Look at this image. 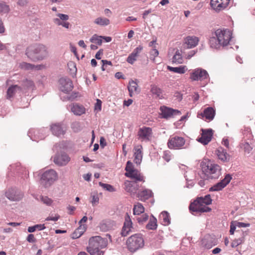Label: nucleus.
Returning <instances> with one entry per match:
<instances>
[{
  "mask_svg": "<svg viewBox=\"0 0 255 255\" xmlns=\"http://www.w3.org/2000/svg\"><path fill=\"white\" fill-rule=\"evenodd\" d=\"M71 128L75 131H78L80 130V123L79 122H74L71 125Z\"/></svg>",
  "mask_w": 255,
  "mask_h": 255,
  "instance_id": "4d7b16f0",
  "label": "nucleus"
},
{
  "mask_svg": "<svg viewBox=\"0 0 255 255\" xmlns=\"http://www.w3.org/2000/svg\"><path fill=\"white\" fill-rule=\"evenodd\" d=\"M26 240L29 243H35L36 242V239L33 234H29L27 237Z\"/></svg>",
  "mask_w": 255,
  "mask_h": 255,
  "instance_id": "680f3d73",
  "label": "nucleus"
},
{
  "mask_svg": "<svg viewBox=\"0 0 255 255\" xmlns=\"http://www.w3.org/2000/svg\"><path fill=\"white\" fill-rule=\"evenodd\" d=\"M90 41L92 43H95L99 45H101L102 43V36L94 34L91 37Z\"/></svg>",
  "mask_w": 255,
  "mask_h": 255,
  "instance_id": "ea45409f",
  "label": "nucleus"
},
{
  "mask_svg": "<svg viewBox=\"0 0 255 255\" xmlns=\"http://www.w3.org/2000/svg\"><path fill=\"white\" fill-rule=\"evenodd\" d=\"M69 160V157L65 153L56 154L54 158V162L59 166L66 165Z\"/></svg>",
  "mask_w": 255,
  "mask_h": 255,
  "instance_id": "a211bd4d",
  "label": "nucleus"
},
{
  "mask_svg": "<svg viewBox=\"0 0 255 255\" xmlns=\"http://www.w3.org/2000/svg\"><path fill=\"white\" fill-rule=\"evenodd\" d=\"M216 154L218 158L222 161L224 162L229 161L230 156L222 147H220L216 150Z\"/></svg>",
  "mask_w": 255,
  "mask_h": 255,
  "instance_id": "4be33fe9",
  "label": "nucleus"
},
{
  "mask_svg": "<svg viewBox=\"0 0 255 255\" xmlns=\"http://www.w3.org/2000/svg\"><path fill=\"white\" fill-rule=\"evenodd\" d=\"M137 57V56L135 55V54L131 53L127 58V61L128 63L132 64L134 61H136Z\"/></svg>",
  "mask_w": 255,
  "mask_h": 255,
  "instance_id": "603ef678",
  "label": "nucleus"
},
{
  "mask_svg": "<svg viewBox=\"0 0 255 255\" xmlns=\"http://www.w3.org/2000/svg\"><path fill=\"white\" fill-rule=\"evenodd\" d=\"M171 155L170 154V152L168 151H165L164 152L163 158L166 160L167 162H168L170 160Z\"/></svg>",
  "mask_w": 255,
  "mask_h": 255,
  "instance_id": "052dcab7",
  "label": "nucleus"
},
{
  "mask_svg": "<svg viewBox=\"0 0 255 255\" xmlns=\"http://www.w3.org/2000/svg\"><path fill=\"white\" fill-rule=\"evenodd\" d=\"M45 227L44 224H37L33 226L29 227L27 231L29 233H33L36 230L41 231L44 230Z\"/></svg>",
  "mask_w": 255,
  "mask_h": 255,
  "instance_id": "e433bc0d",
  "label": "nucleus"
},
{
  "mask_svg": "<svg viewBox=\"0 0 255 255\" xmlns=\"http://www.w3.org/2000/svg\"><path fill=\"white\" fill-rule=\"evenodd\" d=\"M86 230V225H80L71 235L72 239H76L80 238Z\"/></svg>",
  "mask_w": 255,
  "mask_h": 255,
  "instance_id": "393cba45",
  "label": "nucleus"
},
{
  "mask_svg": "<svg viewBox=\"0 0 255 255\" xmlns=\"http://www.w3.org/2000/svg\"><path fill=\"white\" fill-rule=\"evenodd\" d=\"M116 226V223L114 221L105 220L100 223V228L103 232H107L111 230H114Z\"/></svg>",
  "mask_w": 255,
  "mask_h": 255,
  "instance_id": "aec40b11",
  "label": "nucleus"
},
{
  "mask_svg": "<svg viewBox=\"0 0 255 255\" xmlns=\"http://www.w3.org/2000/svg\"><path fill=\"white\" fill-rule=\"evenodd\" d=\"M25 55L32 61L36 62L46 58L48 55V51L45 45L35 44L26 49Z\"/></svg>",
  "mask_w": 255,
  "mask_h": 255,
  "instance_id": "f257e3e1",
  "label": "nucleus"
},
{
  "mask_svg": "<svg viewBox=\"0 0 255 255\" xmlns=\"http://www.w3.org/2000/svg\"><path fill=\"white\" fill-rule=\"evenodd\" d=\"M99 185L102 187L105 190L108 191L109 192H114L115 191V188L111 185L106 184L102 183V182H100L99 183Z\"/></svg>",
  "mask_w": 255,
  "mask_h": 255,
  "instance_id": "37998d69",
  "label": "nucleus"
},
{
  "mask_svg": "<svg viewBox=\"0 0 255 255\" xmlns=\"http://www.w3.org/2000/svg\"><path fill=\"white\" fill-rule=\"evenodd\" d=\"M140 148H135V152L134 153V161L136 164H139L140 163L142 158V151L141 150V148H142V146H140Z\"/></svg>",
  "mask_w": 255,
  "mask_h": 255,
  "instance_id": "7c9ffc66",
  "label": "nucleus"
},
{
  "mask_svg": "<svg viewBox=\"0 0 255 255\" xmlns=\"http://www.w3.org/2000/svg\"><path fill=\"white\" fill-rule=\"evenodd\" d=\"M209 75L206 70L198 68L194 70L191 74V79L193 81H202L207 79Z\"/></svg>",
  "mask_w": 255,
  "mask_h": 255,
  "instance_id": "9b49d317",
  "label": "nucleus"
},
{
  "mask_svg": "<svg viewBox=\"0 0 255 255\" xmlns=\"http://www.w3.org/2000/svg\"><path fill=\"white\" fill-rule=\"evenodd\" d=\"M71 111L75 115L80 116L85 113V108L82 105L75 104L71 108Z\"/></svg>",
  "mask_w": 255,
  "mask_h": 255,
  "instance_id": "cd10ccee",
  "label": "nucleus"
},
{
  "mask_svg": "<svg viewBox=\"0 0 255 255\" xmlns=\"http://www.w3.org/2000/svg\"><path fill=\"white\" fill-rule=\"evenodd\" d=\"M125 170L126 171V172L125 173V175L126 176H127L128 175V173H131L136 169L134 168L132 162H130V161H128L127 162Z\"/></svg>",
  "mask_w": 255,
  "mask_h": 255,
  "instance_id": "a19ab883",
  "label": "nucleus"
},
{
  "mask_svg": "<svg viewBox=\"0 0 255 255\" xmlns=\"http://www.w3.org/2000/svg\"><path fill=\"white\" fill-rule=\"evenodd\" d=\"M87 252L91 255H103L104 252L102 251H100V249L94 248H92L91 247H87Z\"/></svg>",
  "mask_w": 255,
  "mask_h": 255,
  "instance_id": "58836bf2",
  "label": "nucleus"
},
{
  "mask_svg": "<svg viewBox=\"0 0 255 255\" xmlns=\"http://www.w3.org/2000/svg\"><path fill=\"white\" fill-rule=\"evenodd\" d=\"M234 224L238 228H246L250 226V224L249 223H245L238 221H234Z\"/></svg>",
  "mask_w": 255,
  "mask_h": 255,
  "instance_id": "6e6d98bb",
  "label": "nucleus"
},
{
  "mask_svg": "<svg viewBox=\"0 0 255 255\" xmlns=\"http://www.w3.org/2000/svg\"><path fill=\"white\" fill-rule=\"evenodd\" d=\"M157 220L156 219L152 216L146 226V228L149 230H155L157 228Z\"/></svg>",
  "mask_w": 255,
  "mask_h": 255,
  "instance_id": "2f4dec72",
  "label": "nucleus"
},
{
  "mask_svg": "<svg viewBox=\"0 0 255 255\" xmlns=\"http://www.w3.org/2000/svg\"><path fill=\"white\" fill-rule=\"evenodd\" d=\"M138 189V187L135 183L129 182L126 186V190L130 193H135Z\"/></svg>",
  "mask_w": 255,
  "mask_h": 255,
  "instance_id": "4c0bfd02",
  "label": "nucleus"
},
{
  "mask_svg": "<svg viewBox=\"0 0 255 255\" xmlns=\"http://www.w3.org/2000/svg\"><path fill=\"white\" fill-rule=\"evenodd\" d=\"M189 117L188 113H186L184 116H182L180 119L176 122V128L178 126H181L184 124L185 121L187 120Z\"/></svg>",
  "mask_w": 255,
  "mask_h": 255,
  "instance_id": "a18cd8bd",
  "label": "nucleus"
},
{
  "mask_svg": "<svg viewBox=\"0 0 255 255\" xmlns=\"http://www.w3.org/2000/svg\"><path fill=\"white\" fill-rule=\"evenodd\" d=\"M22 88L21 86H18L17 85H11L7 90L6 92V98L10 100L16 94H20L22 93Z\"/></svg>",
  "mask_w": 255,
  "mask_h": 255,
  "instance_id": "6ab92c4d",
  "label": "nucleus"
},
{
  "mask_svg": "<svg viewBox=\"0 0 255 255\" xmlns=\"http://www.w3.org/2000/svg\"><path fill=\"white\" fill-rule=\"evenodd\" d=\"M212 200L210 195H206L204 197H198L196 200L191 203L189 210L193 212L204 213L208 212L211 209L206 205H210Z\"/></svg>",
  "mask_w": 255,
  "mask_h": 255,
  "instance_id": "f03ea898",
  "label": "nucleus"
},
{
  "mask_svg": "<svg viewBox=\"0 0 255 255\" xmlns=\"http://www.w3.org/2000/svg\"><path fill=\"white\" fill-rule=\"evenodd\" d=\"M160 115L162 118H168L172 115L173 112L175 111L166 107L162 106L160 107Z\"/></svg>",
  "mask_w": 255,
  "mask_h": 255,
  "instance_id": "c756f323",
  "label": "nucleus"
},
{
  "mask_svg": "<svg viewBox=\"0 0 255 255\" xmlns=\"http://www.w3.org/2000/svg\"><path fill=\"white\" fill-rule=\"evenodd\" d=\"M244 242V237L243 236L239 239L234 240L231 243L232 248H236Z\"/></svg>",
  "mask_w": 255,
  "mask_h": 255,
  "instance_id": "c03bdc74",
  "label": "nucleus"
},
{
  "mask_svg": "<svg viewBox=\"0 0 255 255\" xmlns=\"http://www.w3.org/2000/svg\"><path fill=\"white\" fill-rule=\"evenodd\" d=\"M150 59L152 61H154L155 58L157 57L159 52L157 49H156L155 46H154L153 48L150 51Z\"/></svg>",
  "mask_w": 255,
  "mask_h": 255,
  "instance_id": "49530a36",
  "label": "nucleus"
},
{
  "mask_svg": "<svg viewBox=\"0 0 255 255\" xmlns=\"http://www.w3.org/2000/svg\"><path fill=\"white\" fill-rule=\"evenodd\" d=\"M209 43L212 48L218 49L222 45L220 44L216 36H213L209 40Z\"/></svg>",
  "mask_w": 255,
  "mask_h": 255,
  "instance_id": "72a5a7b5",
  "label": "nucleus"
},
{
  "mask_svg": "<svg viewBox=\"0 0 255 255\" xmlns=\"http://www.w3.org/2000/svg\"><path fill=\"white\" fill-rule=\"evenodd\" d=\"M152 134L151 128L143 127L138 129L137 136L138 139L141 141H149L150 140Z\"/></svg>",
  "mask_w": 255,
  "mask_h": 255,
  "instance_id": "1a4fd4ad",
  "label": "nucleus"
},
{
  "mask_svg": "<svg viewBox=\"0 0 255 255\" xmlns=\"http://www.w3.org/2000/svg\"><path fill=\"white\" fill-rule=\"evenodd\" d=\"M185 144V140L183 137H176V148H181Z\"/></svg>",
  "mask_w": 255,
  "mask_h": 255,
  "instance_id": "de8ad7c7",
  "label": "nucleus"
},
{
  "mask_svg": "<svg viewBox=\"0 0 255 255\" xmlns=\"http://www.w3.org/2000/svg\"><path fill=\"white\" fill-rule=\"evenodd\" d=\"M183 62L182 56L176 51V63L181 64Z\"/></svg>",
  "mask_w": 255,
  "mask_h": 255,
  "instance_id": "0e129e2a",
  "label": "nucleus"
},
{
  "mask_svg": "<svg viewBox=\"0 0 255 255\" xmlns=\"http://www.w3.org/2000/svg\"><path fill=\"white\" fill-rule=\"evenodd\" d=\"M232 176L228 174L224 178L209 188V191H219L224 188L231 181Z\"/></svg>",
  "mask_w": 255,
  "mask_h": 255,
  "instance_id": "9d476101",
  "label": "nucleus"
},
{
  "mask_svg": "<svg viewBox=\"0 0 255 255\" xmlns=\"http://www.w3.org/2000/svg\"><path fill=\"white\" fill-rule=\"evenodd\" d=\"M236 227L237 226L234 224V222H232L230 225V233L231 235H233L234 234Z\"/></svg>",
  "mask_w": 255,
  "mask_h": 255,
  "instance_id": "69168bd1",
  "label": "nucleus"
},
{
  "mask_svg": "<svg viewBox=\"0 0 255 255\" xmlns=\"http://www.w3.org/2000/svg\"><path fill=\"white\" fill-rule=\"evenodd\" d=\"M40 198L41 202L47 206L51 205L52 203V200L47 196H41Z\"/></svg>",
  "mask_w": 255,
  "mask_h": 255,
  "instance_id": "3c124183",
  "label": "nucleus"
},
{
  "mask_svg": "<svg viewBox=\"0 0 255 255\" xmlns=\"http://www.w3.org/2000/svg\"><path fill=\"white\" fill-rule=\"evenodd\" d=\"M215 34L222 46H227L231 39L232 33L227 29H218L215 31Z\"/></svg>",
  "mask_w": 255,
  "mask_h": 255,
  "instance_id": "0eeeda50",
  "label": "nucleus"
},
{
  "mask_svg": "<svg viewBox=\"0 0 255 255\" xmlns=\"http://www.w3.org/2000/svg\"><path fill=\"white\" fill-rule=\"evenodd\" d=\"M133 230L132 223L128 214L127 213L125 221L122 230L121 235L123 237L127 236L129 233L133 232Z\"/></svg>",
  "mask_w": 255,
  "mask_h": 255,
  "instance_id": "4468645a",
  "label": "nucleus"
},
{
  "mask_svg": "<svg viewBox=\"0 0 255 255\" xmlns=\"http://www.w3.org/2000/svg\"><path fill=\"white\" fill-rule=\"evenodd\" d=\"M202 170L208 179H216L221 175V167L219 165L210 161L202 164Z\"/></svg>",
  "mask_w": 255,
  "mask_h": 255,
  "instance_id": "7ed1b4c3",
  "label": "nucleus"
},
{
  "mask_svg": "<svg viewBox=\"0 0 255 255\" xmlns=\"http://www.w3.org/2000/svg\"><path fill=\"white\" fill-rule=\"evenodd\" d=\"M8 10V6L3 3H0V11L2 12H7Z\"/></svg>",
  "mask_w": 255,
  "mask_h": 255,
  "instance_id": "e2e57ef3",
  "label": "nucleus"
},
{
  "mask_svg": "<svg viewBox=\"0 0 255 255\" xmlns=\"http://www.w3.org/2000/svg\"><path fill=\"white\" fill-rule=\"evenodd\" d=\"M33 86L34 83L32 81L27 79L23 80L22 87H21L22 88V92H23V90L32 88Z\"/></svg>",
  "mask_w": 255,
  "mask_h": 255,
  "instance_id": "f704fd0d",
  "label": "nucleus"
},
{
  "mask_svg": "<svg viewBox=\"0 0 255 255\" xmlns=\"http://www.w3.org/2000/svg\"><path fill=\"white\" fill-rule=\"evenodd\" d=\"M152 193L150 190L144 189L139 191L137 193V197L139 200L144 201L152 196Z\"/></svg>",
  "mask_w": 255,
  "mask_h": 255,
  "instance_id": "b1692460",
  "label": "nucleus"
},
{
  "mask_svg": "<svg viewBox=\"0 0 255 255\" xmlns=\"http://www.w3.org/2000/svg\"><path fill=\"white\" fill-rule=\"evenodd\" d=\"M22 67L25 68V69H32L34 67V65L27 63H23L22 64Z\"/></svg>",
  "mask_w": 255,
  "mask_h": 255,
  "instance_id": "338daca9",
  "label": "nucleus"
},
{
  "mask_svg": "<svg viewBox=\"0 0 255 255\" xmlns=\"http://www.w3.org/2000/svg\"><path fill=\"white\" fill-rule=\"evenodd\" d=\"M57 179L56 172L53 169L48 170L42 174L40 184L44 188H47L50 187Z\"/></svg>",
  "mask_w": 255,
  "mask_h": 255,
  "instance_id": "423d86ee",
  "label": "nucleus"
},
{
  "mask_svg": "<svg viewBox=\"0 0 255 255\" xmlns=\"http://www.w3.org/2000/svg\"><path fill=\"white\" fill-rule=\"evenodd\" d=\"M148 219V216L146 214L142 215L140 217L136 219L137 221L140 224H142L144 222H146Z\"/></svg>",
  "mask_w": 255,
  "mask_h": 255,
  "instance_id": "5fc2aeb1",
  "label": "nucleus"
},
{
  "mask_svg": "<svg viewBox=\"0 0 255 255\" xmlns=\"http://www.w3.org/2000/svg\"><path fill=\"white\" fill-rule=\"evenodd\" d=\"M126 244L128 249L131 253L142 249L144 245L142 235L138 233L131 235L128 239Z\"/></svg>",
  "mask_w": 255,
  "mask_h": 255,
  "instance_id": "20e7f679",
  "label": "nucleus"
},
{
  "mask_svg": "<svg viewBox=\"0 0 255 255\" xmlns=\"http://www.w3.org/2000/svg\"><path fill=\"white\" fill-rule=\"evenodd\" d=\"M57 16L61 20L66 21L68 20L69 19V16L65 14H62V13H58L57 14Z\"/></svg>",
  "mask_w": 255,
  "mask_h": 255,
  "instance_id": "bf43d9fd",
  "label": "nucleus"
},
{
  "mask_svg": "<svg viewBox=\"0 0 255 255\" xmlns=\"http://www.w3.org/2000/svg\"><path fill=\"white\" fill-rule=\"evenodd\" d=\"M94 22L100 26H107L110 24V20L107 18L99 17L95 19Z\"/></svg>",
  "mask_w": 255,
  "mask_h": 255,
  "instance_id": "473e14b6",
  "label": "nucleus"
},
{
  "mask_svg": "<svg viewBox=\"0 0 255 255\" xmlns=\"http://www.w3.org/2000/svg\"><path fill=\"white\" fill-rule=\"evenodd\" d=\"M50 129L53 135L60 136L65 133L67 128L63 124L57 123L52 124L51 126Z\"/></svg>",
  "mask_w": 255,
  "mask_h": 255,
  "instance_id": "2eb2a0df",
  "label": "nucleus"
},
{
  "mask_svg": "<svg viewBox=\"0 0 255 255\" xmlns=\"http://www.w3.org/2000/svg\"><path fill=\"white\" fill-rule=\"evenodd\" d=\"M187 71L188 68L186 66L181 65L178 67H176V73L184 74Z\"/></svg>",
  "mask_w": 255,
  "mask_h": 255,
  "instance_id": "8fccbe9b",
  "label": "nucleus"
},
{
  "mask_svg": "<svg viewBox=\"0 0 255 255\" xmlns=\"http://www.w3.org/2000/svg\"><path fill=\"white\" fill-rule=\"evenodd\" d=\"M168 146L170 149H174L175 147V137H170L167 143Z\"/></svg>",
  "mask_w": 255,
  "mask_h": 255,
  "instance_id": "864d4df0",
  "label": "nucleus"
},
{
  "mask_svg": "<svg viewBox=\"0 0 255 255\" xmlns=\"http://www.w3.org/2000/svg\"><path fill=\"white\" fill-rule=\"evenodd\" d=\"M129 93H139L140 90L138 87L137 83L133 80L129 81L128 87Z\"/></svg>",
  "mask_w": 255,
  "mask_h": 255,
  "instance_id": "c85d7f7f",
  "label": "nucleus"
},
{
  "mask_svg": "<svg viewBox=\"0 0 255 255\" xmlns=\"http://www.w3.org/2000/svg\"><path fill=\"white\" fill-rule=\"evenodd\" d=\"M102 109V102L99 99H97V102L95 105V110L101 111Z\"/></svg>",
  "mask_w": 255,
  "mask_h": 255,
  "instance_id": "13d9d810",
  "label": "nucleus"
},
{
  "mask_svg": "<svg viewBox=\"0 0 255 255\" xmlns=\"http://www.w3.org/2000/svg\"><path fill=\"white\" fill-rule=\"evenodd\" d=\"M144 211V208L141 203H138L134 206L133 212L134 215H140Z\"/></svg>",
  "mask_w": 255,
  "mask_h": 255,
  "instance_id": "c9c22d12",
  "label": "nucleus"
},
{
  "mask_svg": "<svg viewBox=\"0 0 255 255\" xmlns=\"http://www.w3.org/2000/svg\"><path fill=\"white\" fill-rule=\"evenodd\" d=\"M91 197L92 198L91 203L93 206L97 205L99 203V198L98 195L96 193H92Z\"/></svg>",
  "mask_w": 255,
  "mask_h": 255,
  "instance_id": "09e8293b",
  "label": "nucleus"
},
{
  "mask_svg": "<svg viewBox=\"0 0 255 255\" xmlns=\"http://www.w3.org/2000/svg\"><path fill=\"white\" fill-rule=\"evenodd\" d=\"M5 196L11 201H18L22 199L23 194L19 190L10 188L5 192Z\"/></svg>",
  "mask_w": 255,
  "mask_h": 255,
  "instance_id": "ddd939ff",
  "label": "nucleus"
},
{
  "mask_svg": "<svg viewBox=\"0 0 255 255\" xmlns=\"http://www.w3.org/2000/svg\"><path fill=\"white\" fill-rule=\"evenodd\" d=\"M159 220L162 225H168L170 223L169 213L166 211L162 212L159 216Z\"/></svg>",
  "mask_w": 255,
  "mask_h": 255,
  "instance_id": "bb28decb",
  "label": "nucleus"
},
{
  "mask_svg": "<svg viewBox=\"0 0 255 255\" xmlns=\"http://www.w3.org/2000/svg\"><path fill=\"white\" fill-rule=\"evenodd\" d=\"M107 239L102 238L100 236L91 237L89 241V246L96 249L104 248L107 247Z\"/></svg>",
  "mask_w": 255,
  "mask_h": 255,
  "instance_id": "6e6552de",
  "label": "nucleus"
},
{
  "mask_svg": "<svg viewBox=\"0 0 255 255\" xmlns=\"http://www.w3.org/2000/svg\"><path fill=\"white\" fill-rule=\"evenodd\" d=\"M142 50V47L141 46H139L137 47L135 49H134L132 53L135 54V55H136L137 56L138 53H139Z\"/></svg>",
  "mask_w": 255,
  "mask_h": 255,
  "instance_id": "774afa93",
  "label": "nucleus"
},
{
  "mask_svg": "<svg viewBox=\"0 0 255 255\" xmlns=\"http://www.w3.org/2000/svg\"><path fill=\"white\" fill-rule=\"evenodd\" d=\"M126 177L134 179V181L131 182L135 183V184H137L136 183L137 181H142L143 182H145L144 176L137 169L134 170L131 173H128V175Z\"/></svg>",
  "mask_w": 255,
  "mask_h": 255,
  "instance_id": "412c9836",
  "label": "nucleus"
},
{
  "mask_svg": "<svg viewBox=\"0 0 255 255\" xmlns=\"http://www.w3.org/2000/svg\"><path fill=\"white\" fill-rule=\"evenodd\" d=\"M230 0H211V7L216 11L225 9L229 4Z\"/></svg>",
  "mask_w": 255,
  "mask_h": 255,
  "instance_id": "dca6fc26",
  "label": "nucleus"
},
{
  "mask_svg": "<svg viewBox=\"0 0 255 255\" xmlns=\"http://www.w3.org/2000/svg\"><path fill=\"white\" fill-rule=\"evenodd\" d=\"M215 115V111L212 107H208L204 110L203 113L201 114L203 117L209 121L212 120Z\"/></svg>",
  "mask_w": 255,
  "mask_h": 255,
  "instance_id": "a878e982",
  "label": "nucleus"
},
{
  "mask_svg": "<svg viewBox=\"0 0 255 255\" xmlns=\"http://www.w3.org/2000/svg\"><path fill=\"white\" fill-rule=\"evenodd\" d=\"M178 167L185 178L187 187H193L194 185L193 180L196 177V172L184 164H180Z\"/></svg>",
  "mask_w": 255,
  "mask_h": 255,
  "instance_id": "39448f33",
  "label": "nucleus"
},
{
  "mask_svg": "<svg viewBox=\"0 0 255 255\" xmlns=\"http://www.w3.org/2000/svg\"><path fill=\"white\" fill-rule=\"evenodd\" d=\"M199 39L195 36H188L185 39V43L187 44L188 48H192L195 47L198 43Z\"/></svg>",
  "mask_w": 255,
  "mask_h": 255,
  "instance_id": "5701e85b",
  "label": "nucleus"
},
{
  "mask_svg": "<svg viewBox=\"0 0 255 255\" xmlns=\"http://www.w3.org/2000/svg\"><path fill=\"white\" fill-rule=\"evenodd\" d=\"M201 137L199 138L198 141L204 145L207 144L212 139L213 130L212 129H202Z\"/></svg>",
  "mask_w": 255,
  "mask_h": 255,
  "instance_id": "f3484780",
  "label": "nucleus"
},
{
  "mask_svg": "<svg viewBox=\"0 0 255 255\" xmlns=\"http://www.w3.org/2000/svg\"><path fill=\"white\" fill-rule=\"evenodd\" d=\"M60 89L65 93H68L71 91L73 88L72 81L67 78H61L59 80Z\"/></svg>",
  "mask_w": 255,
  "mask_h": 255,
  "instance_id": "f8f14e48",
  "label": "nucleus"
},
{
  "mask_svg": "<svg viewBox=\"0 0 255 255\" xmlns=\"http://www.w3.org/2000/svg\"><path fill=\"white\" fill-rule=\"evenodd\" d=\"M151 92L153 95L156 96L157 97L161 99L162 97L161 91L160 88L156 86H152L151 88Z\"/></svg>",
  "mask_w": 255,
  "mask_h": 255,
  "instance_id": "79ce46f5",
  "label": "nucleus"
}]
</instances>
